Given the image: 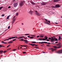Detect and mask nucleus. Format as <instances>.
<instances>
[{"label":"nucleus","mask_w":62,"mask_h":62,"mask_svg":"<svg viewBox=\"0 0 62 62\" xmlns=\"http://www.w3.org/2000/svg\"><path fill=\"white\" fill-rule=\"evenodd\" d=\"M25 3V1H21L20 3V7H22V6H23V5H24Z\"/></svg>","instance_id":"obj_1"},{"label":"nucleus","mask_w":62,"mask_h":62,"mask_svg":"<svg viewBox=\"0 0 62 62\" xmlns=\"http://www.w3.org/2000/svg\"><path fill=\"white\" fill-rule=\"evenodd\" d=\"M46 4H47V3L46 2H43L41 3V5L43 6L44 5H46Z\"/></svg>","instance_id":"obj_2"},{"label":"nucleus","mask_w":62,"mask_h":62,"mask_svg":"<svg viewBox=\"0 0 62 62\" xmlns=\"http://www.w3.org/2000/svg\"><path fill=\"white\" fill-rule=\"evenodd\" d=\"M56 53H58V54H61V53H62V50H59Z\"/></svg>","instance_id":"obj_3"},{"label":"nucleus","mask_w":62,"mask_h":62,"mask_svg":"<svg viewBox=\"0 0 62 62\" xmlns=\"http://www.w3.org/2000/svg\"><path fill=\"white\" fill-rule=\"evenodd\" d=\"M55 8H59L60 5L59 4H56L55 5Z\"/></svg>","instance_id":"obj_4"},{"label":"nucleus","mask_w":62,"mask_h":62,"mask_svg":"<svg viewBox=\"0 0 62 62\" xmlns=\"http://www.w3.org/2000/svg\"><path fill=\"white\" fill-rule=\"evenodd\" d=\"M51 38L52 39H51V40H50V41H52L53 42V41H54V38L53 37H51Z\"/></svg>","instance_id":"obj_5"},{"label":"nucleus","mask_w":62,"mask_h":62,"mask_svg":"<svg viewBox=\"0 0 62 62\" xmlns=\"http://www.w3.org/2000/svg\"><path fill=\"white\" fill-rule=\"evenodd\" d=\"M18 3H15L14 4V7H16L17 5H18Z\"/></svg>","instance_id":"obj_6"},{"label":"nucleus","mask_w":62,"mask_h":62,"mask_svg":"<svg viewBox=\"0 0 62 62\" xmlns=\"http://www.w3.org/2000/svg\"><path fill=\"white\" fill-rule=\"evenodd\" d=\"M35 13L37 15H39V13L37 11H35Z\"/></svg>","instance_id":"obj_7"},{"label":"nucleus","mask_w":62,"mask_h":62,"mask_svg":"<svg viewBox=\"0 0 62 62\" xmlns=\"http://www.w3.org/2000/svg\"><path fill=\"white\" fill-rule=\"evenodd\" d=\"M33 11H32L31 10H30L29 12V13H30V14H31V15H32V13H33Z\"/></svg>","instance_id":"obj_8"},{"label":"nucleus","mask_w":62,"mask_h":62,"mask_svg":"<svg viewBox=\"0 0 62 62\" xmlns=\"http://www.w3.org/2000/svg\"><path fill=\"white\" fill-rule=\"evenodd\" d=\"M30 2L31 3V4L33 5H35V3L34 2H33L32 0H31L30 1Z\"/></svg>","instance_id":"obj_9"},{"label":"nucleus","mask_w":62,"mask_h":62,"mask_svg":"<svg viewBox=\"0 0 62 62\" xmlns=\"http://www.w3.org/2000/svg\"><path fill=\"white\" fill-rule=\"evenodd\" d=\"M50 50H51L52 51V52H54V51H55L56 50V49H54L53 48H51L50 49Z\"/></svg>","instance_id":"obj_10"},{"label":"nucleus","mask_w":62,"mask_h":62,"mask_svg":"<svg viewBox=\"0 0 62 62\" xmlns=\"http://www.w3.org/2000/svg\"><path fill=\"white\" fill-rule=\"evenodd\" d=\"M53 47L54 48H60L61 47H57V46H54Z\"/></svg>","instance_id":"obj_11"},{"label":"nucleus","mask_w":62,"mask_h":62,"mask_svg":"<svg viewBox=\"0 0 62 62\" xmlns=\"http://www.w3.org/2000/svg\"><path fill=\"white\" fill-rule=\"evenodd\" d=\"M60 0H53L54 2H58Z\"/></svg>","instance_id":"obj_12"},{"label":"nucleus","mask_w":62,"mask_h":62,"mask_svg":"<svg viewBox=\"0 0 62 62\" xmlns=\"http://www.w3.org/2000/svg\"><path fill=\"white\" fill-rule=\"evenodd\" d=\"M61 44V43H59V44H57V45H58V46H60L61 45L60 44Z\"/></svg>","instance_id":"obj_13"},{"label":"nucleus","mask_w":62,"mask_h":62,"mask_svg":"<svg viewBox=\"0 0 62 62\" xmlns=\"http://www.w3.org/2000/svg\"><path fill=\"white\" fill-rule=\"evenodd\" d=\"M24 41H25V43H28V41H27V40H24Z\"/></svg>","instance_id":"obj_14"},{"label":"nucleus","mask_w":62,"mask_h":62,"mask_svg":"<svg viewBox=\"0 0 62 62\" xmlns=\"http://www.w3.org/2000/svg\"><path fill=\"white\" fill-rule=\"evenodd\" d=\"M45 23H46V24H48V25H50V24L49 23L47 22H45Z\"/></svg>","instance_id":"obj_15"},{"label":"nucleus","mask_w":62,"mask_h":62,"mask_svg":"<svg viewBox=\"0 0 62 62\" xmlns=\"http://www.w3.org/2000/svg\"><path fill=\"white\" fill-rule=\"evenodd\" d=\"M40 36H41L42 38H43V34H41L40 35Z\"/></svg>","instance_id":"obj_16"},{"label":"nucleus","mask_w":62,"mask_h":62,"mask_svg":"<svg viewBox=\"0 0 62 62\" xmlns=\"http://www.w3.org/2000/svg\"><path fill=\"white\" fill-rule=\"evenodd\" d=\"M2 47H5V46H4L3 45H0V48H1Z\"/></svg>","instance_id":"obj_17"},{"label":"nucleus","mask_w":62,"mask_h":62,"mask_svg":"<svg viewBox=\"0 0 62 62\" xmlns=\"http://www.w3.org/2000/svg\"><path fill=\"white\" fill-rule=\"evenodd\" d=\"M31 45L32 46H34V45H36V44H31Z\"/></svg>","instance_id":"obj_18"},{"label":"nucleus","mask_w":62,"mask_h":62,"mask_svg":"<svg viewBox=\"0 0 62 62\" xmlns=\"http://www.w3.org/2000/svg\"><path fill=\"white\" fill-rule=\"evenodd\" d=\"M13 41H9L8 42V43H13Z\"/></svg>","instance_id":"obj_19"},{"label":"nucleus","mask_w":62,"mask_h":62,"mask_svg":"<svg viewBox=\"0 0 62 62\" xmlns=\"http://www.w3.org/2000/svg\"><path fill=\"white\" fill-rule=\"evenodd\" d=\"M54 40H56V41H57L58 39H56V38H54Z\"/></svg>","instance_id":"obj_20"},{"label":"nucleus","mask_w":62,"mask_h":62,"mask_svg":"<svg viewBox=\"0 0 62 62\" xmlns=\"http://www.w3.org/2000/svg\"><path fill=\"white\" fill-rule=\"evenodd\" d=\"M47 43L48 42H42V43Z\"/></svg>","instance_id":"obj_21"},{"label":"nucleus","mask_w":62,"mask_h":62,"mask_svg":"<svg viewBox=\"0 0 62 62\" xmlns=\"http://www.w3.org/2000/svg\"><path fill=\"white\" fill-rule=\"evenodd\" d=\"M38 39L40 40H42V39L39 38Z\"/></svg>","instance_id":"obj_22"},{"label":"nucleus","mask_w":62,"mask_h":62,"mask_svg":"<svg viewBox=\"0 0 62 62\" xmlns=\"http://www.w3.org/2000/svg\"><path fill=\"white\" fill-rule=\"evenodd\" d=\"M32 43H36V42H35V41H34V42L32 41Z\"/></svg>","instance_id":"obj_23"},{"label":"nucleus","mask_w":62,"mask_h":62,"mask_svg":"<svg viewBox=\"0 0 62 62\" xmlns=\"http://www.w3.org/2000/svg\"><path fill=\"white\" fill-rule=\"evenodd\" d=\"M3 8V7H0V10H1V9H2V8Z\"/></svg>","instance_id":"obj_24"},{"label":"nucleus","mask_w":62,"mask_h":62,"mask_svg":"<svg viewBox=\"0 0 62 62\" xmlns=\"http://www.w3.org/2000/svg\"><path fill=\"white\" fill-rule=\"evenodd\" d=\"M16 15L17 16H18V13H17L16 14Z\"/></svg>","instance_id":"obj_25"},{"label":"nucleus","mask_w":62,"mask_h":62,"mask_svg":"<svg viewBox=\"0 0 62 62\" xmlns=\"http://www.w3.org/2000/svg\"><path fill=\"white\" fill-rule=\"evenodd\" d=\"M34 38V37H30L29 38H30L31 39H33Z\"/></svg>","instance_id":"obj_26"},{"label":"nucleus","mask_w":62,"mask_h":62,"mask_svg":"<svg viewBox=\"0 0 62 62\" xmlns=\"http://www.w3.org/2000/svg\"><path fill=\"white\" fill-rule=\"evenodd\" d=\"M34 48H35L36 49H38L39 48L38 47H33Z\"/></svg>","instance_id":"obj_27"},{"label":"nucleus","mask_w":62,"mask_h":62,"mask_svg":"<svg viewBox=\"0 0 62 62\" xmlns=\"http://www.w3.org/2000/svg\"><path fill=\"white\" fill-rule=\"evenodd\" d=\"M21 41H23V40H24V39H21Z\"/></svg>","instance_id":"obj_28"},{"label":"nucleus","mask_w":62,"mask_h":62,"mask_svg":"<svg viewBox=\"0 0 62 62\" xmlns=\"http://www.w3.org/2000/svg\"><path fill=\"white\" fill-rule=\"evenodd\" d=\"M42 40H45V38H44V39H42Z\"/></svg>","instance_id":"obj_29"},{"label":"nucleus","mask_w":62,"mask_h":62,"mask_svg":"<svg viewBox=\"0 0 62 62\" xmlns=\"http://www.w3.org/2000/svg\"><path fill=\"white\" fill-rule=\"evenodd\" d=\"M13 41H15V40H16V39H13L12 40Z\"/></svg>","instance_id":"obj_30"},{"label":"nucleus","mask_w":62,"mask_h":62,"mask_svg":"<svg viewBox=\"0 0 62 62\" xmlns=\"http://www.w3.org/2000/svg\"><path fill=\"white\" fill-rule=\"evenodd\" d=\"M10 26H8V29H9L10 28Z\"/></svg>","instance_id":"obj_31"},{"label":"nucleus","mask_w":62,"mask_h":62,"mask_svg":"<svg viewBox=\"0 0 62 62\" xmlns=\"http://www.w3.org/2000/svg\"><path fill=\"white\" fill-rule=\"evenodd\" d=\"M17 50V49H13V51H15V50Z\"/></svg>","instance_id":"obj_32"},{"label":"nucleus","mask_w":62,"mask_h":62,"mask_svg":"<svg viewBox=\"0 0 62 62\" xmlns=\"http://www.w3.org/2000/svg\"><path fill=\"white\" fill-rule=\"evenodd\" d=\"M3 51H0V53H3Z\"/></svg>","instance_id":"obj_33"},{"label":"nucleus","mask_w":62,"mask_h":62,"mask_svg":"<svg viewBox=\"0 0 62 62\" xmlns=\"http://www.w3.org/2000/svg\"><path fill=\"white\" fill-rule=\"evenodd\" d=\"M1 16H2V17H3L4 16H5V15H4L3 14Z\"/></svg>","instance_id":"obj_34"},{"label":"nucleus","mask_w":62,"mask_h":62,"mask_svg":"<svg viewBox=\"0 0 62 62\" xmlns=\"http://www.w3.org/2000/svg\"><path fill=\"white\" fill-rule=\"evenodd\" d=\"M48 39H51V38L50 37L48 38Z\"/></svg>","instance_id":"obj_35"},{"label":"nucleus","mask_w":62,"mask_h":62,"mask_svg":"<svg viewBox=\"0 0 62 62\" xmlns=\"http://www.w3.org/2000/svg\"><path fill=\"white\" fill-rule=\"evenodd\" d=\"M12 39L11 37V38H8V39Z\"/></svg>","instance_id":"obj_36"},{"label":"nucleus","mask_w":62,"mask_h":62,"mask_svg":"<svg viewBox=\"0 0 62 62\" xmlns=\"http://www.w3.org/2000/svg\"><path fill=\"white\" fill-rule=\"evenodd\" d=\"M46 41H50V40L48 39H47L46 40Z\"/></svg>","instance_id":"obj_37"},{"label":"nucleus","mask_w":62,"mask_h":62,"mask_svg":"<svg viewBox=\"0 0 62 62\" xmlns=\"http://www.w3.org/2000/svg\"><path fill=\"white\" fill-rule=\"evenodd\" d=\"M23 54H25L26 53V52H25L24 51L23 52Z\"/></svg>","instance_id":"obj_38"},{"label":"nucleus","mask_w":62,"mask_h":62,"mask_svg":"<svg viewBox=\"0 0 62 62\" xmlns=\"http://www.w3.org/2000/svg\"><path fill=\"white\" fill-rule=\"evenodd\" d=\"M48 39V37H46V38H45V39Z\"/></svg>","instance_id":"obj_39"},{"label":"nucleus","mask_w":62,"mask_h":62,"mask_svg":"<svg viewBox=\"0 0 62 62\" xmlns=\"http://www.w3.org/2000/svg\"><path fill=\"white\" fill-rule=\"evenodd\" d=\"M10 45H8L7 46V48H8V47L9 46H10Z\"/></svg>","instance_id":"obj_40"},{"label":"nucleus","mask_w":62,"mask_h":62,"mask_svg":"<svg viewBox=\"0 0 62 62\" xmlns=\"http://www.w3.org/2000/svg\"><path fill=\"white\" fill-rule=\"evenodd\" d=\"M52 8H55L54 6H52Z\"/></svg>","instance_id":"obj_41"},{"label":"nucleus","mask_w":62,"mask_h":62,"mask_svg":"<svg viewBox=\"0 0 62 62\" xmlns=\"http://www.w3.org/2000/svg\"><path fill=\"white\" fill-rule=\"evenodd\" d=\"M11 48H9V49H7V50H10V49Z\"/></svg>","instance_id":"obj_42"},{"label":"nucleus","mask_w":62,"mask_h":62,"mask_svg":"<svg viewBox=\"0 0 62 62\" xmlns=\"http://www.w3.org/2000/svg\"><path fill=\"white\" fill-rule=\"evenodd\" d=\"M45 20L46 22L48 21V20H47L46 19H45Z\"/></svg>","instance_id":"obj_43"},{"label":"nucleus","mask_w":62,"mask_h":62,"mask_svg":"<svg viewBox=\"0 0 62 62\" xmlns=\"http://www.w3.org/2000/svg\"><path fill=\"white\" fill-rule=\"evenodd\" d=\"M48 22L49 23H51L50 21L49 20L48 21Z\"/></svg>","instance_id":"obj_44"},{"label":"nucleus","mask_w":62,"mask_h":62,"mask_svg":"<svg viewBox=\"0 0 62 62\" xmlns=\"http://www.w3.org/2000/svg\"><path fill=\"white\" fill-rule=\"evenodd\" d=\"M7 52V51H4V52H3V53H6V52Z\"/></svg>","instance_id":"obj_45"},{"label":"nucleus","mask_w":62,"mask_h":62,"mask_svg":"<svg viewBox=\"0 0 62 62\" xmlns=\"http://www.w3.org/2000/svg\"><path fill=\"white\" fill-rule=\"evenodd\" d=\"M9 19V17L8 16L7 17V19Z\"/></svg>","instance_id":"obj_46"},{"label":"nucleus","mask_w":62,"mask_h":62,"mask_svg":"<svg viewBox=\"0 0 62 62\" xmlns=\"http://www.w3.org/2000/svg\"><path fill=\"white\" fill-rule=\"evenodd\" d=\"M8 8H10V6H9L8 7Z\"/></svg>","instance_id":"obj_47"},{"label":"nucleus","mask_w":62,"mask_h":62,"mask_svg":"<svg viewBox=\"0 0 62 62\" xmlns=\"http://www.w3.org/2000/svg\"><path fill=\"white\" fill-rule=\"evenodd\" d=\"M24 47H27V45H24Z\"/></svg>","instance_id":"obj_48"},{"label":"nucleus","mask_w":62,"mask_h":62,"mask_svg":"<svg viewBox=\"0 0 62 62\" xmlns=\"http://www.w3.org/2000/svg\"><path fill=\"white\" fill-rule=\"evenodd\" d=\"M1 43H4V42L2 41H1Z\"/></svg>","instance_id":"obj_49"},{"label":"nucleus","mask_w":62,"mask_h":62,"mask_svg":"<svg viewBox=\"0 0 62 62\" xmlns=\"http://www.w3.org/2000/svg\"><path fill=\"white\" fill-rule=\"evenodd\" d=\"M14 11H16V10H14Z\"/></svg>","instance_id":"obj_50"},{"label":"nucleus","mask_w":62,"mask_h":62,"mask_svg":"<svg viewBox=\"0 0 62 62\" xmlns=\"http://www.w3.org/2000/svg\"><path fill=\"white\" fill-rule=\"evenodd\" d=\"M15 18V16H14L13 18V19H14Z\"/></svg>","instance_id":"obj_51"},{"label":"nucleus","mask_w":62,"mask_h":62,"mask_svg":"<svg viewBox=\"0 0 62 62\" xmlns=\"http://www.w3.org/2000/svg\"><path fill=\"white\" fill-rule=\"evenodd\" d=\"M38 8H40V6H38Z\"/></svg>","instance_id":"obj_52"},{"label":"nucleus","mask_w":62,"mask_h":62,"mask_svg":"<svg viewBox=\"0 0 62 62\" xmlns=\"http://www.w3.org/2000/svg\"><path fill=\"white\" fill-rule=\"evenodd\" d=\"M13 20H14L15 21V20H16V18H15V19H14Z\"/></svg>","instance_id":"obj_53"},{"label":"nucleus","mask_w":62,"mask_h":62,"mask_svg":"<svg viewBox=\"0 0 62 62\" xmlns=\"http://www.w3.org/2000/svg\"><path fill=\"white\" fill-rule=\"evenodd\" d=\"M39 36H37V38H38V37L39 38Z\"/></svg>","instance_id":"obj_54"},{"label":"nucleus","mask_w":62,"mask_h":62,"mask_svg":"<svg viewBox=\"0 0 62 62\" xmlns=\"http://www.w3.org/2000/svg\"><path fill=\"white\" fill-rule=\"evenodd\" d=\"M21 39V37H19V38H18V39Z\"/></svg>","instance_id":"obj_55"},{"label":"nucleus","mask_w":62,"mask_h":62,"mask_svg":"<svg viewBox=\"0 0 62 62\" xmlns=\"http://www.w3.org/2000/svg\"><path fill=\"white\" fill-rule=\"evenodd\" d=\"M35 45V47H37V46H38V45Z\"/></svg>","instance_id":"obj_56"},{"label":"nucleus","mask_w":62,"mask_h":62,"mask_svg":"<svg viewBox=\"0 0 62 62\" xmlns=\"http://www.w3.org/2000/svg\"><path fill=\"white\" fill-rule=\"evenodd\" d=\"M27 37H28V38H30V36H28Z\"/></svg>","instance_id":"obj_57"},{"label":"nucleus","mask_w":62,"mask_h":62,"mask_svg":"<svg viewBox=\"0 0 62 62\" xmlns=\"http://www.w3.org/2000/svg\"><path fill=\"white\" fill-rule=\"evenodd\" d=\"M58 43V42H55V43Z\"/></svg>","instance_id":"obj_58"},{"label":"nucleus","mask_w":62,"mask_h":62,"mask_svg":"<svg viewBox=\"0 0 62 62\" xmlns=\"http://www.w3.org/2000/svg\"><path fill=\"white\" fill-rule=\"evenodd\" d=\"M58 39L59 40V39H61V38H59Z\"/></svg>","instance_id":"obj_59"},{"label":"nucleus","mask_w":62,"mask_h":62,"mask_svg":"<svg viewBox=\"0 0 62 62\" xmlns=\"http://www.w3.org/2000/svg\"><path fill=\"white\" fill-rule=\"evenodd\" d=\"M39 44H40V43L42 44V42H39Z\"/></svg>","instance_id":"obj_60"},{"label":"nucleus","mask_w":62,"mask_h":62,"mask_svg":"<svg viewBox=\"0 0 62 62\" xmlns=\"http://www.w3.org/2000/svg\"><path fill=\"white\" fill-rule=\"evenodd\" d=\"M20 46H22V47H23V46H23L22 45H21Z\"/></svg>","instance_id":"obj_61"},{"label":"nucleus","mask_w":62,"mask_h":62,"mask_svg":"<svg viewBox=\"0 0 62 62\" xmlns=\"http://www.w3.org/2000/svg\"><path fill=\"white\" fill-rule=\"evenodd\" d=\"M13 37H14V39H15V38H16V37H15V36Z\"/></svg>","instance_id":"obj_62"},{"label":"nucleus","mask_w":62,"mask_h":62,"mask_svg":"<svg viewBox=\"0 0 62 62\" xmlns=\"http://www.w3.org/2000/svg\"><path fill=\"white\" fill-rule=\"evenodd\" d=\"M59 38H61V37L60 36H59Z\"/></svg>","instance_id":"obj_63"},{"label":"nucleus","mask_w":62,"mask_h":62,"mask_svg":"<svg viewBox=\"0 0 62 62\" xmlns=\"http://www.w3.org/2000/svg\"><path fill=\"white\" fill-rule=\"evenodd\" d=\"M11 38H12V39H14V37H11Z\"/></svg>","instance_id":"obj_64"}]
</instances>
